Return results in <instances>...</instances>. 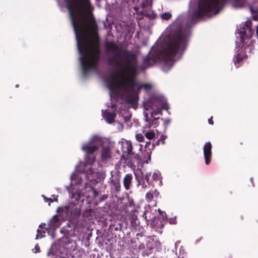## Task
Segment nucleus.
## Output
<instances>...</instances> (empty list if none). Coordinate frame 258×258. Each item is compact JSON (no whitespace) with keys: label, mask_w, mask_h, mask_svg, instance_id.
<instances>
[{"label":"nucleus","mask_w":258,"mask_h":258,"mask_svg":"<svg viewBox=\"0 0 258 258\" xmlns=\"http://www.w3.org/2000/svg\"><path fill=\"white\" fill-rule=\"evenodd\" d=\"M108 195H106V194H104L103 195H102L100 198H99V199L98 200V203H101L104 201H105L107 198H108Z\"/></svg>","instance_id":"nucleus-27"},{"label":"nucleus","mask_w":258,"mask_h":258,"mask_svg":"<svg viewBox=\"0 0 258 258\" xmlns=\"http://www.w3.org/2000/svg\"><path fill=\"white\" fill-rule=\"evenodd\" d=\"M45 201L46 202H49V203H52L53 201V200H52L51 199H50V198H45Z\"/></svg>","instance_id":"nucleus-37"},{"label":"nucleus","mask_w":258,"mask_h":258,"mask_svg":"<svg viewBox=\"0 0 258 258\" xmlns=\"http://www.w3.org/2000/svg\"><path fill=\"white\" fill-rule=\"evenodd\" d=\"M93 196L94 198H96L97 197H98L99 196V193L97 191H96V190L94 189L93 191Z\"/></svg>","instance_id":"nucleus-32"},{"label":"nucleus","mask_w":258,"mask_h":258,"mask_svg":"<svg viewBox=\"0 0 258 258\" xmlns=\"http://www.w3.org/2000/svg\"><path fill=\"white\" fill-rule=\"evenodd\" d=\"M208 122L211 125H213L214 121L213 120V116H211L210 118L208 119Z\"/></svg>","instance_id":"nucleus-35"},{"label":"nucleus","mask_w":258,"mask_h":258,"mask_svg":"<svg viewBox=\"0 0 258 258\" xmlns=\"http://www.w3.org/2000/svg\"><path fill=\"white\" fill-rule=\"evenodd\" d=\"M106 49L113 55L108 63L116 70L110 74L106 82L110 93L115 97L124 98L129 103V51L122 52L114 42H106Z\"/></svg>","instance_id":"nucleus-2"},{"label":"nucleus","mask_w":258,"mask_h":258,"mask_svg":"<svg viewBox=\"0 0 258 258\" xmlns=\"http://www.w3.org/2000/svg\"><path fill=\"white\" fill-rule=\"evenodd\" d=\"M207 165H209L210 162H206Z\"/></svg>","instance_id":"nucleus-48"},{"label":"nucleus","mask_w":258,"mask_h":258,"mask_svg":"<svg viewBox=\"0 0 258 258\" xmlns=\"http://www.w3.org/2000/svg\"><path fill=\"white\" fill-rule=\"evenodd\" d=\"M170 122V119H166L164 120V124L165 126H167Z\"/></svg>","instance_id":"nucleus-33"},{"label":"nucleus","mask_w":258,"mask_h":258,"mask_svg":"<svg viewBox=\"0 0 258 258\" xmlns=\"http://www.w3.org/2000/svg\"><path fill=\"white\" fill-rule=\"evenodd\" d=\"M254 4H258V0H254ZM249 9L251 13V14H257L258 13V7H255L254 8H253L252 6H249Z\"/></svg>","instance_id":"nucleus-21"},{"label":"nucleus","mask_w":258,"mask_h":258,"mask_svg":"<svg viewBox=\"0 0 258 258\" xmlns=\"http://www.w3.org/2000/svg\"><path fill=\"white\" fill-rule=\"evenodd\" d=\"M112 157V152L109 146H101L99 147L98 160L100 159L102 161L110 160Z\"/></svg>","instance_id":"nucleus-9"},{"label":"nucleus","mask_w":258,"mask_h":258,"mask_svg":"<svg viewBox=\"0 0 258 258\" xmlns=\"http://www.w3.org/2000/svg\"><path fill=\"white\" fill-rule=\"evenodd\" d=\"M16 87H19V85H17L16 86Z\"/></svg>","instance_id":"nucleus-50"},{"label":"nucleus","mask_w":258,"mask_h":258,"mask_svg":"<svg viewBox=\"0 0 258 258\" xmlns=\"http://www.w3.org/2000/svg\"><path fill=\"white\" fill-rule=\"evenodd\" d=\"M149 214H150V212L147 210L144 212L143 216H145V219H148V220H150L155 218L154 216H150V215H149Z\"/></svg>","instance_id":"nucleus-25"},{"label":"nucleus","mask_w":258,"mask_h":258,"mask_svg":"<svg viewBox=\"0 0 258 258\" xmlns=\"http://www.w3.org/2000/svg\"><path fill=\"white\" fill-rule=\"evenodd\" d=\"M204 155L205 161H211L212 157V144L210 142L206 143L204 147Z\"/></svg>","instance_id":"nucleus-12"},{"label":"nucleus","mask_w":258,"mask_h":258,"mask_svg":"<svg viewBox=\"0 0 258 258\" xmlns=\"http://www.w3.org/2000/svg\"><path fill=\"white\" fill-rule=\"evenodd\" d=\"M143 237L141 234H137V239H135L134 242H132V252L135 255L133 258H136L138 255L140 250H144L146 254L151 253L152 250L155 248L158 250L161 248V244L158 238L155 236H148L146 239V244L141 242L143 239Z\"/></svg>","instance_id":"nucleus-5"},{"label":"nucleus","mask_w":258,"mask_h":258,"mask_svg":"<svg viewBox=\"0 0 258 258\" xmlns=\"http://www.w3.org/2000/svg\"><path fill=\"white\" fill-rule=\"evenodd\" d=\"M34 249L35 250L34 251V252L35 253L39 252L40 251V247H39L38 245L35 246Z\"/></svg>","instance_id":"nucleus-34"},{"label":"nucleus","mask_w":258,"mask_h":258,"mask_svg":"<svg viewBox=\"0 0 258 258\" xmlns=\"http://www.w3.org/2000/svg\"><path fill=\"white\" fill-rule=\"evenodd\" d=\"M253 19L254 20H257V16H253Z\"/></svg>","instance_id":"nucleus-40"},{"label":"nucleus","mask_w":258,"mask_h":258,"mask_svg":"<svg viewBox=\"0 0 258 258\" xmlns=\"http://www.w3.org/2000/svg\"><path fill=\"white\" fill-rule=\"evenodd\" d=\"M100 141V139L94 136L82 145L81 150L84 153V161H96L98 160L99 150L98 142Z\"/></svg>","instance_id":"nucleus-6"},{"label":"nucleus","mask_w":258,"mask_h":258,"mask_svg":"<svg viewBox=\"0 0 258 258\" xmlns=\"http://www.w3.org/2000/svg\"><path fill=\"white\" fill-rule=\"evenodd\" d=\"M136 138L139 142H142L144 139V137L142 134H139L137 135Z\"/></svg>","instance_id":"nucleus-29"},{"label":"nucleus","mask_w":258,"mask_h":258,"mask_svg":"<svg viewBox=\"0 0 258 258\" xmlns=\"http://www.w3.org/2000/svg\"><path fill=\"white\" fill-rule=\"evenodd\" d=\"M247 0H232L233 6L236 8H243L247 2Z\"/></svg>","instance_id":"nucleus-15"},{"label":"nucleus","mask_w":258,"mask_h":258,"mask_svg":"<svg viewBox=\"0 0 258 258\" xmlns=\"http://www.w3.org/2000/svg\"><path fill=\"white\" fill-rule=\"evenodd\" d=\"M130 156L132 154H134V153L133 152V147H132V146L131 143H130Z\"/></svg>","instance_id":"nucleus-38"},{"label":"nucleus","mask_w":258,"mask_h":258,"mask_svg":"<svg viewBox=\"0 0 258 258\" xmlns=\"http://www.w3.org/2000/svg\"><path fill=\"white\" fill-rule=\"evenodd\" d=\"M166 137H165L163 135H162L161 137H160V139H159L158 140L157 142H156V145H157L159 144V143L160 141V140H162V144H165V141H164V140L165 139Z\"/></svg>","instance_id":"nucleus-31"},{"label":"nucleus","mask_w":258,"mask_h":258,"mask_svg":"<svg viewBox=\"0 0 258 258\" xmlns=\"http://www.w3.org/2000/svg\"><path fill=\"white\" fill-rule=\"evenodd\" d=\"M126 151H123V153L121 155V159H123L124 160H127L128 159V156H129V145H127L126 147Z\"/></svg>","instance_id":"nucleus-20"},{"label":"nucleus","mask_w":258,"mask_h":258,"mask_svg":"<svg viewBox=\"0 0 258 258\" xmlns=\"http://www.w3.org/2000/svg\"><path fill=\"white\" fill-rule=\"evenodd\" d=\"M54 215L48 223V227L50 229H56L58 228L61 224V220L59 213Z\"/></svg>","instance_id":"nucleus-11"},{"label":"nucleus","mask_w":258,"mask_h":258,"mask_svg":"<svg viewBox=\"0 0 258 258\" xmlns=\"http://www.w3.org/2000/svg\"><path fill=\"white\" fill-rule=\"evenodd\" d=\"M102 115L105 120L109 124L114 122V118L116 117V114L114 112H111L107 110L102 111Z\"/></svg>","instance_id":"nucleus-14"},{"label":"nucleus","mask_w":258,"mask_h":258,"mask_svg":"<svg viewBox=\"0 0 258 258\" xmlns=\"http://www.w3.org/2000/svg\"><path fill=\"white\" fill-rule=\"evenodd\" d=\"M172 17V15L169 12H165L161 14V18L163 20H168L170 19Z\"/></svg>","instance_id":"nucleus-19"},{"label":"nucleus","mask_w":258,"mask_h":258,"mask_svg":"<svg viewBox=\"0 0 258 258\" xmlns=\"http://www.w3.org/2000/svg\"><path fill=\"white\" fill-rule=\"evenodd\" d=\"M253 32L250 21L245 22L236 30V34L238 35V36L240 38L241 47L238 48L236 54L234 55L233 61L235 64L247 58L254 50V41L251 40Z\"/></svg>","instance_id":"nucleus-3"},{"label":"nucleus","mask_w":258,"mask_h":258,"mask_svg":"<svg viewBox=\"0 0 258 258\" xmlns=\"http://www.w3.org/2000/svg\"><path fill=\"white\" fill-rule=\"evenodd\" d=\"M256 33L257 36H258V26H257V28H256Z\"/></svg>","instance_id":"nucleus-42"},{"label":"nucleus","mask_w":258,"mask_h":258,"mask_svg":"<svg viewBox=\"0 0 258 258\" xmlns=\"http://www.w3.org/2000/svg\"><path fill=\"white\" fill-rule=\"evenodd\" d=\"M56 212L57 213L65 212L67 214H70L73 219H78L81 214V209L73 204H71L69 206L64 207H58Z\"/></svg>","instance_id":"nucleus-8"},{"label":"nucleus","mask_w":258,"mask_h":258,"mask_svg":"<svg viewBox=\"0 0 258 258\" xmlns=\"http://www.w3.org/2000/svg\"><path fill=\"white\" fill-rule=\"evenodd\" d=\"M153 198V195L152 193L149 192L146 194V200L148 202H151Z\"/></svg>","instance_id":"nucleus-26"},{"label":"nucleus","mask_w":258,"mask_h":258,"mask_svg":"<svg viewBox=\"0 0 258 258\" xmlns=\"http://www.w3.org/2000/svg\"><path fill=\"white\" fill-rule=\"evenodd\" d=\"M150 173H147L145 175L142 173V177L144 180H146L147 182L149 180V176H150Z\"/></svg>","instance_id":"nucleus-28"},{"label":"nucleus","mask_w":258,"mask_h":258,"mask_svg":"<svg viewBox=\"0 0 258 258\" xmlns=\"http://www.w3.org/2000/svg\"><path fill=\"white\" fill-rule=\"evenodd\" d=\"M115 106V105H112V107H114Z\"/></svg>","instance_id":"nucleus-49"},{"label":"nucleus","mask_w":258,"mask_h":258,"mask_svg":"<svg viewBox=\"0 0 258 258\" xmlns=\"http://www.w3.org/2000/svg\"><path fill=\"white\" fill-rule=\"evenodd\" d=\"M124 185L126 189H129V174H127L124 178Z\"/></svg>","instance_id":"nucleus-22"},{"label":"nucleus","mask_w":258,"mask_h":258,"mask_svg":"<svg viewBox=\"0 0 258 258\" xmlns=\"http://www.w3.org/2000/svg\"><path fill=\"white\" fill-rule=\"evenodd\" d=\"M124 119H125V121H127V119H129V117H128L127 116H126L124 117Z\"/></svg>","instance_id":"nucleus-41"},{"label":"nucleus","mask_w":258,"mask_h":258,"mask_svg":"<svg viewBox=\"0 0 258 258\" xmlns=\"http://www.w3.org/2000/svg\"><path fill=\"white\" fill-rule=\"evenodd\" d=\"M155 134L154 132H148L145 134L146 137L149 139H152L155 137Z\"/></svg>","instance_id":"nucleus-23"},{"label":"nucleus","mask_w":258,"mask_h":258,"mask_svg":"<svg viewBox=\"0 0 258 258\" xmlns=\"http://www.w3.org/2000/svg\"><path fill=\"white\" fill-rule=\"evenodd\" d=\"M57 1H58L59 0H56Z\"/></svg>","instance_id":"nucleus-51"},{"label":"nucleus","mask_w":258,"mask_h":258,"mask_svg":"<svg viewBox=\"0 0 258 258\" xmlns=\"http://www.w3.org/2000/svg\"><path fill=\"white\" fill-rule=\"evenodd\" d=\"M93 162H80L79 166H83L84 168L80 170L82 173H86L87 175H91L93 173L94 170L92 168V163Z\"/></svg>","instance_id":"nucleus-13"},{"label":"nucleus","mask_w":258,"mask_h":258,"mask_svg":"<svg viewBox=\"0 0 258 258\" xmlns=\"http://www.w3.org/2000/svg\"><path fill=\"white\" fill-rule=\"evenodd\" d=\"M159 119H160L161 120H163V119L162 118H160V117L154 118V119H153L151 121H149V124L148 125L146 124V126L147 127H151V126L156 127L158 126L159 124Z\"/></svg>","instance_id":"nucleus-16"},{"label":"nucleus","mask_w":258,"mask_h":258,"mask_svg":"<svg viewBox=\"0 0 258 258\" xmlns=\"http://www.w3.org/2000/svg\"><path fill=\"white\" fill-rule=\"evenodd\" d=\"M93 210L91 208H86L83 213V216L86 218H88L92 216Z\"/></svg>","instance_id":"nucleus-18"},{"label":"nucleus","mask_w":258,"mask_h":258,"mask_svg":"<svg viewBox=\"0 0 258 258\" xmlns=\"http://www.w3.org/2000/svg\"><path fill=\"white\" fill-rule=\"evenodd\" d=\"M143 106L146 110L157 107H160L162 109L166 110L169 108L164 97L157 94L150 95L148 98L143 102Z\"/></svg>","instance_id":"nucleus-7"},{"label":"nucleus","mask_w":258,"mask_h":258,"mask_svg":"<svg viewBox=\"0 0 258 258\" xmlns=\"http://www.w3.org/2000/svg\"><path fill=\"white\" fill-rule=\"evenodd\" d=\"M137 178L138 180L139 181V182L140 183V182L139 181V178L138 177H137Z\"/></svg>","instance_id":"nucleus-46"},{"label":"nucleus","mask_w":258,"mask_h":258,"mask_svg":"<svg viewBox=\"0 0 258 258\" xmlns=\"http://www.w3.org/2000/svg\"><path fill=\"white\" fill-rule=\"evenodd\" d=\"M153 111L151 112V116L152 117H154L155 115L160 114L162 115V109L160 107H157L156 108H154V109H151Z\"/></svg>","instance_id":"nucleus-17"},{"label":"nucleus","mask_w":258,"mask_h":258,"mask_svg":"<svg viewBox=\"0 0 258 258\" xmlns=\"http://www.w3.org/2000/svg\"><path fill=\"white\" fill-rule=\"evenodd\" d=\"M54 201H56V202H57V198H56L55 199H54Z\"/></svg>","instance_id":"nucleus-47"},{"label":"nucleus","mask_w":258,"mask_h":258,"mask_svg":"<svg viewBox=\"0 0 258 258\" xmlns=\"http://www.w3.org/2000/svg\"><path fill=\"white\" fill-rule=\"evenodd\" d=\"M115 189L117 192L120 190V186L118 185H116L115 186Z\"/></svg>","instance_id":"nucleus-36"},{"label":"nucleus","mask_w":258,"mask_h":258,"mask_svg":"<svg viewBox=\"0 0 258 258\" xmlns=\"http://www.w3.org/2000/svg\"><path fill=\"white\" fill-rule=\"evenodd\" d=\"M145 118H146V121H149V120H148V114H147V113H146V114H145Z\"/></svg>","instance_id":"nucleus-39"},{"label":"nucleus","mask_w":258,"mask_h":258,"mask_svg":"<svg viewBox=\"0 0 258 258\" xmlns=\"http://www.w3.org/2000/svg\"><path fill=\"white\" fill-rule=\"evenodd\" d=\"M140 207L136 206L133 201L130 200V212H132V226L133 227L138 226V223L137 217V215L139 213Z\"/></svg>","instance_id":"nucleus-10"},{"label":"nucleus","mask_w":258,"mask_h":258,"mask_svg":"<svg viewBox=\"0 0 258 258\" xmlns=\"http://www.w3.org/2000/svg\"><path fill=\"white\" fill-rule=\"evenodd\" d=\"M143 187H146V185H145V186H144V183H143Z\"/></svg>","instance_id":"nucleus-45"},{"label":"nucleus","mask_w":258,"mask_h":258,"mask_svg":"<svg viewBox=\"0 0 258 258\" xmlns=\"http://www.w3.org/2000/svg\"><path fill=\"white\" fill-rule=\"evenodd\" d=\"M153 179L154 180H158L161 179V173L159 172H156L153 174Z\"/></svg>","instance_id":"nucleus-24"},{"label":"nucleus","mask_w":258,"mask_h":258,"mask_svg":"<svg viewBox=\"0 0 258 258\" xmlns=\"http://www.w3.org/2000/svg\"><path fill=\"white\" fill-rule=\"evenodd\" d=\"M227 0H199L198 9L194 13L195 18L200 19L211 14H217L224 7Z\"/></svg>","instance_id":"nucleus-4"},{"label":"nucleus","mask_w":258,"mask_h":258,"mask_svg":"<svg viewBox=\"0 0 258 258\" xmlns=\"http://www.w3.org/2000/svg\"><path fill=\"white\" fill-rule=\"evenodd\" d=\"M186 46V37L182 31V25L177 20L170 26L169 41L166 46L154 53L149 52L143 60L144 64H139L136 55L130 51V108H138L139 94L141 89L147 92L152 88L150 84H142L138 82L136 78L138 75L159 60H163L168 69H170L179 50L181 49L184 51Z\"/></svg>","instance_id":"nucleus-1"},{"label":"nucleus","mask_w":258,"mask_h":258,"mask_svg":"<svg viewBox=\"0 0 258 258\" xmlns=\"http://www.w3.org/2000/svg\"><path fill=\"white\" fill-rule=\"evenodd\" d=\"M37 234L36 235V239L41 238L43 237V235H42V231L40 229H37Z\"/></svg>","instance_id":"nucleus-30"},{"label":"nucleus","mask_w":258,"mask_h":258,"mask_svg":"<svg viewBox=\"0 0 258 258\" xmlns=\"http://www.w3.org/2000/svg\"><path fill=\"white\" fill-rule=\"evenodd\" d=\"M127 166H129V162H125Z\"/></svg>","instance_id":"nucleus-43"},{"label":"nucleus","mask_w":258,"mask_h":258,"mask_svg":"<svg viewBox=\"0 0 258 258\" xmlns=\"http://www.w3.org/2000/svg\"><path fill=\"white\" fill-rule=\"evenodd\" d=\"M148 159H149V160H151V156H149L148 157Z\"/></svg>","instance_id":"nucleus-44"}]
</instances>
